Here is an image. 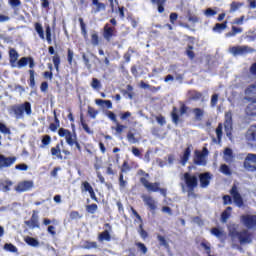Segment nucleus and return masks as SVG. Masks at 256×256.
Instances as JSON below:
<instances>
[{
  "mask_svg": "<svg viewBox=\"0 0 256 256\" xmlns=\"http://www.w3.org/2000/svg\"><path fill=\"white\" fill-rule=\"evenodd\" d=\"M8 111L10 114L14 113L16 119H23L24 113H26V115H31V103L25 102L24 104L12 105L8 108Z\"/></svg>",
  "mask_w": 256,
  "mask_h": 256,
  "instance_id": "obj_1",
  "label": "nucleus"
},
{
  "mask_svg": "<svg viewBox=\"0 0 256 256\" xmlns=\"http://www.w3.org/2000/svg\"><path fill=\"white\" fill-rule=\"evenodd\" d=\"M230 237L232 241L239 240L240 245H247L252 241L251 233H249L248 230H243L241 232L230 230Z\"/></svg>",
  "mask_w": 256,
  "mask_h": 256,
  "instance_id": "obj_2",
  "label": "nucleus"
},
{
  "mask_svg": "<svg viewBox=\"0 0 256 256\" xmlns=\"http://www.w3.org/2000/svg\"><path fill=\"white\" fill-rule=\"evenodd\" d=\"M207 155H209V150L206 147L203 148L202 152L196 150L194 152V163L195 165L205 166L207 165Z\"/></svg>",
  "mask_w": 256,
  "mask_h": 256,
  "instance_id": "obj_3",
  "label": "nucleus"
},
{
  "mask_svg": "<svg viewBox=\"0 0 256 256\" xmlns=\"http://www.w3.org/2000/svg\"><path fill=\"white\" fill-rule=\"evenodd\" d=\"M253 52H255V49L249 46H233L229 48V53H231L234 56L247 55V53H253Z\"/></svg>",
  "mask_w": 256,
  "mask_h": 256,
  "instance_id": "obj_4",
  "label": "nucleus"
},
{
  "mask_svg": "<svg viewBox=\"0 0 256 256\" xmlns=\"http://www.w3.org/2000/svg\"><path fill=\"white\" fill-rule=\"evenodd\" d=\"M244 169L251 173L256 171V154H247L244 160Z\"/></svg>",
  "mask_w": 256,
  "mask_h": 256,
  "instance_id": "obj_5",
  "label": "nucleus"
},
{
  "mask_svg": "<svg viewBox=\"0 0 256 256\" xmlns=\"http://www.w3.org/2000/svg\"><path fill=\"white\" fill-rule=\"evenodd\" d=\"M241 223L247 227V229H255L256 227V215L246 214L241 216Z\"/></svg>",
  "mask_w": 256,
  "mask_h": 256,
  "instance_id": "obj_6",
  "label": "nucleus"
},
{
  "mask_svg": "<svg viewBox=\"0 0 256 256\" xmlns=\"http://www.w3.org/2000/svg\"><path fill=\"white\" fill-rule=\"evenodd\" d=\"M184 185L186 189H195L198 185V179L197 176L191 175L189 173H185L183 177Z\"/></svg>",
  "mask_w": 256,
  "mask_h": 256,
  "instance_id": "obj_7",
  "label": "nucleus"
},
{
  "mask_svg": "<svg viewBox=\"0 0 256 256\" xmlns=\"http://www.w3.org/2000/svg\"><path fill=\"white\" fill-rule=\"evenodd\" d=\"M230 194L233 197V201L237 207H243V197H241V194L239 193V188H237V185H233L232 189L230 190Z\"/></svg>",
  "mask_w": 256,
  "mask_h": 256,
  "instance_id": "obj_8",
  "label": "nucleus"
},
{
  "mask_svg": "<svg viewBox=\"0 0 256 256\" xmlns=\"http://www.w3.org/2000/svg\"><path fill=\"white\" fill-rule=\"evenodd\" d=\"M34 183L31 180H26L19 182L18 185L15 188V191L18 193H25V191H29L30 189H33Z\"/></svg>",
  "mask_w": 256,
  "mask_h": 256,
  "instance_id": "obj_9",
  "label": "nucleus"
},
{
  "mask_svg": "<svg viewBox=\"0 0 256 256\" xmlns=\"http://www.w3.org/2000/svg\"><path fill=\"white\" fill-rule=\"evenodd\" d=\"M246 139L252 147H256V126H251L247 133H246Z\"/></svg>",
  "mask_w": 256,
  "mask_h": 256,
  "instance_id": "obj_10",
  "label": "nucleus"
},
{
  "mask_svg": "<svg viewBox=\"0 0 256 256\" xmlns=\"http://www.w3.org/2000/svg\"><path fill=\"white\" fill-rule=\"evenodd\" d=\"M141 183L144 185V187L147 189V191H153L154 193H157L159 191V182L150 183L145 178H141Z\"/></svg>",
  "mask_w": 256,
  "mask_h": 256,
  "instance_id": "obj_11",
  "label": "nucleus"
},
{
  "mask_svg": "<svg viewBox=\"0 0 256 256\" xmlns=\"http://www.w3.org/2000/svg\"><path fill=\"white\" fill-rule=\"evenodd\" d=\"M224 127L227 137H231V131L233 129V120L231 119V113H226Z\"/></svg>",
  "mask_w": 256,
  "mask_h": 256,
  "instance_id": "obj_12",
  "label": "nucleus"
},
{
  "mask_svg": "<svg viewBox=\"0 0 256 256\" xmlns=\"http://www.w3.org/2000/svg\"><path fill=\"white\" fill-rule=\"evenodd\" d=\"M25 225L30 229H39V216L34 213L30 220L25 221Z\"/></svg>",
  "mask_w": 256,
  "mask_h": 256,
  "instance_id": "obj_13",
  "label": "nucleus"
},
{
  "mask_svg": "<svg viewBox=\"0 0 256 256\" xmlns=\"http://www.w3.org/2000/svg\"><path fill=\"white\" fill-rule=\"evenodd\" d=\"M199 179L201 187H209V183L211 182V174H209L208 172L200 174Z\"/></svg>",
  "mask_w": 256,
  "mask_h": 256,
  "instance_id": "obj_14",
  "label": "nucleus"
},
{
  "mask_svg": "<svg viewBox=\"0 0 256 256\" xmlns=\"http://www.w3.org/2000/svg\"><path fill=\"white\" fill-rule=\"evenodd\" d=\"M245 94H246L245 99L247 101H253V97H256V84L248 87L245 91Z\"/></svg>",
  "mask_w": 256,
  "mask_h": 256,
  "instance_id": "obj_15",
  "label": "nucleus"
},
{
  "mask_svg": "<svg viewBox=\"0 0 256 256\" xmlns=\"http://www.w3.org/2000/svg\"><path fill=\"white\" fill-rule=\"evenodd\" d=\"M15 158H5L4 156L0 157V169H3V167H11L13 163H15Z\"/></svg>",
  "mask_w": 256,
  "mask_h": 256,
  "instance_id": "obj_16",
  "label": "nucleus"
},
{
  "mask_svg": "<svg viewBox=\"0 0 256 256\" xmlns=\"http://www.w3.org/2000/svg\"><path fill=\"white\" fill-rule=\"evenodd\" d=\"M142 199H143L144 203H146V205H148V207H150V209H152L153 211H155V209H157V201H155V199H153V197L142 196Z\"/></svg>",
  "mask_w": 256,
  "mask_h": 256,
  "instance_id": "obj_17",
  "label": "nucleus"
},
{
  "mask_svg": "<svg viewBox=\"0 0 256 256\" xmlns=\"http://www.w3.org/2000/svg\"><path fill=\"white\" fill-rule=\"evenodd\" d=\"M246 113L250 117L256 116V100H251L248 106L246 107Z\"/></svg>",
  "mask_w": 256,
  "mask_h": 256,
  "instance_id": "obj_18",
  "label": "nucleus"
},
{
  "mask_svg": "<svg viewBox=\"0 0 256 256\" xmlns=\"http://www.w3.org/2000/svg\"><path fill=\"white\" fill-rule=\"evenodd\" d=\"M10 55V63L12 67H17V60L19 59V53L13 48L10 49L9 51Z\"/></svg>",
  "mask_w": 256,
  "mask_h": 256,
  "instance_id": "obj_19",
  "label": "nucleus"
},
{
  "mask_svg": "<svg viewBox=\"0 0 256 256\" xmlns=\"http://www.w3.org/2000/svg\"><path fill=\"white\" fill-rule=\"evenodd\" d=\"M211 233L214 235V237H217V239L223 240L225 237H227V234H225V231L221 228H212Z\"/></svg>",
  "mask_w": 256,
  "mask_h": 256,
  "instance_id": "obj_20",
  "label": "nucleus"
},
{
  "mask_svg": "<svg viewBox=\"0 0 256 256\" xmlns=\"http://www.w3.org/2000/svg\"><path fill=\"white\" fill-rule=\"evenodd\" d=\"M25 243H27V245H30V247H39V240L30 237V236H26L24 238Z\"/></svg>",
  "mask_w": 256,
  "mask_h": 256,
  "instance_id": "obj_21",
  "label": "nucleus"
},
{
  "mask_svg": "<svg viewBox=\"0 0 256 256\" xmlns=\"http://www.w3.org/2000/svg\"><path fill=\"white\" fill-rule=\"evenodd\" d=\"M181 187H182V191L184 193H187L190 199L197 197V195L195 194V188H187L183 183H181Z\"/></svg>",
  "mask_w": 256,
  "mask_h": 256,
  "instance_id": "obj_22",
  "label": "nucleus"
},
{
  "mask_svg": "<svg viewBox=\"0 0 256 256\" xmlns=\"http://www.w3.org/2000/svg\"><path fill=\"white\" fill-rule=\"evenodd\" d=\"M224 161H226V163H231V161H233V150H231V148H226L224 150Z\"/></svg>",
  "mask_w": 256,
  "mask_h": 256,
  "instance_id": "obj_23",
  "label": "nucleus"
},
{
  "mask_svg": "<svg viewBox=\"0 0 256 256\" xmlns=\"http://www.w3.org/2000/svg\"><path fill=\"white\" fill-rule=\"evenodd\" d=\"M189 157H191V146H188L185 151L184 154L182 156V165H186L187 162L189 161Z\"/></svg>",
  "mask_w": 256,
  "mask_h": 256,
  "instance_id": "obj_24",
  "label": "nucleus"
},
{
  "mask_svg": "<svg viewBox=\"0 0 256 256\" xmlns=\"http://www.w3.org/2000/svg\"><path fill=\"white\" fill-rule=\"evenodd\" d=\"M92 5H95L96 7L95 13H99L100 11H105L106 9L105 4L99 2V0H92Z\"/></svg>",
  "mask_w": 256,
  "mask_h": 256,
  "instance_id": "obj_25",
  "label": "nucleus"
},
{
  "mask_svg": "<svg viewBox=\"0 0 256 256\" xmlns=\"http://www.w3.org/2000/svg\"><path fill=\"white\" fill-rule=\"evenodd\" d=\"M99 241H111V234H109V231L105 230L104 232L99 234L98 237Z\"/></svg>",
  "mask_w": 256,
  "mask_h": 256,
  "instance_id": "obj_26",
  "label": "nucleus"
},
{
  "mask_svg": "<svg viewBox=\"0 0 256 256\" xmlns=\"http://www.w3.org/2000/svg\"><path fill=\"white\" fill-rule=\"evenodd\" d=\"M35 31L38 33L40 39H45V32L43 31V26L40 23L35 24Z\"/></svg>",
  "mask_w": 256,
  "mask_h": 256,
  "instance_id": "obj_27",
  "label": "nucleus"
},
{
  "mask_svg": "<svg viewBox=\"0 0 256 256\" xmlns=\"http://www.w3.org/2000/svg\"><path fill=\"white\" fill-rule=\"evenodd\" d=\"M51 154L54 157H57L58 159H63V156H61V148L59 147V145H57L56 147L51 148Z\"/></svg>",
  "mask_w": 256,
  "mask_h": 256,
  "instance_id": "obj_28",
  "label": "nucleus"
},
{
  "mask_svg": "<svg viewBox=\"0 0 256 256\" xmlns=\"http://www.w3.org/2000/svg\"><path fill=\"white\" fill-rule=\"evenodd\" d=\"M225 29H227V22H224L222 24L217 23L213 28V31H215L216 33H221V31H225Z\"/></svg>",
  "mask_w": 256,
  "mask_h": 256,
  "instance_id": "obj_29",
  "label": "nucleus"
},
{
  "mask_svg": "<svg viewBox=\"0 0 256 256\" xmlns=\"http://www.w3.org/2000/svg\"><path fill=\"white\" fill-rule=\"evenodd\" d=\"M1 186L3 187V191L7 193V191H11V187L13 186V182L9 180H5L1 182Z\"/></svg>",
  "mask_w": 256,
  "mask_h": 256,
  "instance_id": "obj_30",
  "label": "nucleus"
},
{
  "mask_svg": "<svg viewBox=\"0 0 256 256\" xmlns=\"http://www.w3.org/2000/svg\"><path fill=\"white\" fill-rule=\"evenodd\" d=\"M27 63H29V57H22L17 63L16 67L21 69V67H27Z\"/></svg>",
  "mask_w": 256,
  "mask_h": 256,
  "instance_id": "obj_31",
  "label": "nucleus"
},
{
  "mask_svg": "<svg viewBox=\"0 0 256 256\" xmlns=\"http://www.w3.org/2000/svg\"><path fill=\"white\" fill-rule=\"evenodd\" d=\"M241 7H243V3H241V2H232L230 4V13H235V11H237V9H241Z\"/></svg>",
  "mask_w": 256,
  "mask_h": 256,
  "instance_id": "obj_32",
  "label": "nucleus"
},
{
  "mask_svg": "<svg viewBox=\"0 0 256 256\" xmlns=\"http://www.w3.org/2000/svg\"><path fill=\"white\" fill-rule=\"evenodd\" d=\"M104 37L109 41L113 37V28L105 26L104 28Z\"/></svg>",
  "mask_w": 256,
  "mask_h": 256,
  "instance_id": "obj_33",
  "label": "nucleus"
},
{
  "mask_svg": "<svg viewBox=\"0 0 256 256\" xmlns=\"http://www.w3.org/2000/svg\"><path fill=\"white\" fill-rule=\"evenodd\" d=\"M127 139L129 141V143H132V144L139 143V138H136L135 134H133L131 132H128Z\"/></svg>",
  "mask_w": 256,
  "mask_h": 256,
  "instance_id": "obj_34",
  "label": "nucleus"
},
{
  "mask_svg": "<svg viewBox=\"0 0 256 256\" xmlns=\"http://www.w3.org/2000/svg\"><path fill=\"white\" fill-rule=\"evenodd\" d=\"M220 171L221 173H223V175H231V168H229L227 164H222L220 167Z\"/></svg>",
  "mask_w": 256,
  "mask_h": 256,
  "instance_id": "obj_35",
  "label": "nucleus"
},
{
  "mask_svg": "<svg viewBox=\"0 0 256 256\" xmlns=\"http://www.w3.org/2000/svg\"><path fill=\"white\" fill-rule=\"evenodd\" d=\"M171 116H172L173 123H175V125H177V123H179V115H177V108L176 107L173 108Z\"/></svg>",
  "mask_w": 256,
  "mask_h": 256,
  "instance_id": "obj_36",
  "label": "nucleus"
},
{
  "mask_svg": "<svg viewBox=\"0 0 256 256\" xmlns=\"http://www.w3.org/2000/svg\"><path fill=\"white\" fill-rule=\"evenodd\" d=\"M4 249L5 251H10V253H17V247H15L13 244H5Z\"/></svg>",
  "mask_w": 256,
  "mask_h": 256,
  "instance_id": "obj_37",
  "label": "nucleus"
},
{
  "mask_svg": "<svg viewBox=\"0 0 256 256\" xmlns=\"http://www.w3.org/2000/svg\"><path fill=\"white\" fill-rule=\"evenodd\" d=\"M58 134L60 135V137H65V139H69L71 132L69 130H65V129L61 128L59 130Z\"/></svg>",
  "mask_w": 256,
  "mask_h": 256,
  "instance_id": "obj_38",
  "label": "nucleus"
},
{
  "mask_svg": "<svg viewBox=\"0 0 256 256\" xmlns=\"http://www.w3.org/2000/svg\"><path fill=\"white\" fill-rule=\"evenodd\" d=\"M82 59H83V61H84V64H85V66L87 67V69L90 71V69H91V63H90V61H89V57H87V55L85 54V53H82Z\"/></svg>",
  "mask_w": 256,
  "mask_h": 256,
  "instance_id": "obj_39",
  "label": "nucleus"
},
{
  "mask_svg": "<svg viewBox=\"0 0 256 256\" xmlns=\"http://www.w3.org/2000/svg\"><path fill=\"white\" fill-rule=\"evenodd\" d=\"M193 113L195 114V117L198 120H201V118L203 117V110H201L200 108H195L193 110Z\"/></svg>",
  "mask_w": 256,
  "mask_h": 256,
  "instance_id": "obj_40",
  "label": "nucleus"
},
{
  "mask_svg": "<svg viewBox=\"0 0 256 256\" xmlns=\"http://www.w3.org/2000/svg\"><path fill=\"white\" fill-rule=\"evenodd\" d=\"M171 69H172V71H174L176 80L183 81V74H180L177 71H175V69H177V66H171Z\"/></svg>",
  "mask_w": 256,
  "mask_h": 256,
  "instance_id": "obj_41",
  "label": "nucleus"
},
{
  "mask_svg": "<svg viewBox=\"0 0 256 256\" xmlns=\"http://www.w3.org/2000/svg\"><path fill=\"white\" fill-rule=\"evenodd\" d=\"M86 211H88V213H91L93 215L95 211H97V204H91L86 206Z\"/></svg>",
  "mask_w": 256,
  "mask_h": 256,
  "instance_id": "obj_42",
  "label": "nucleus"
},
{
  "mask_svg": "<svg viewBox=\"0 0 256 256\" xmlns=\"http://www.w3.org/2000/svg\"><path fill=\"white\" fill-rule=\"evenodd\" d=\"M61 63V59L59 58V55H55L53 57V64L55 66V69L59 71V64Z\"/></svg>",
  "mask_w": 256,
  "mask_h": 256,
  "instance_id": "obj_43",
  "label": "nucleus"
},
{
  "mask_svg": "<svg viewBox=\"0 0 256 256\" xmlns=\"http://www.w3.org/2000/svg\"><path fill=\"white\" fill-rule=\"evenodd\" d=\"M216 135L218 137V140L221 141V137L223 135V126L221 124H219L216 128Z\"/></svg>",
  "mask_w": 256,
  "mask_h": 256,
  "instance_id": "obj_44",
  "label": "nucleus"
},
{
  "mask_svg": "<svg viewBox=\"0 0 256 256\" xmlns=\"http://www.w3.org/2000/svg\"><path fill=\"white\" fill-rule=\"evenodd\" d=\"M42 143H43V145L41 147H45L47 145H50V143H51V136L45 135L43 137V139H42Z\"/></svg>",
  "mask_w": 256,
  "mask_h": 256,
  "instance_id": "obj_45",
  "label": "nucleus"
},
{
  "mask_svg": "<svg viewBox=\"0 0 256 256\" xmlns=\"http://www.w3.org/2000/svg\"><path fill=\"white\" fill-rule=\"evenodd\" d=\"M91 85H92L93 89L101 88V82L97 78H93Z\"/></svg>",
  "mask_w": 256,
  "mask_h": 256,
  "instance_id": "obj_46",
  "label": "nucleus"
},
{
  "mask_svg": "<svg viewBox=\"0 0 256 256\" xmlns=\"http://www.w3.org/2000/svg\"><path fill=\"white\" fill-rule=\"evenodd\" d=\"M46 39L49 45H51L52 40H51V27L47 26L46 27Z\"/></svg>",
  "mask_w": 256,
  "mask_h": 256,
  "instance_id": "obj_47",
  "label": "nucleus"
},
{
  "mask_svg": "<svg viewBox=\"0 0 256 256\" xmlns=\"http://www.w3.org/2000/svg\"><path fill=\"white\" fill-rule=\"evenodd\" d=\"M217 101H219V95L218 94L212 95L211 102H210L211 107H215V105H217Z\"/></svg>",
  "mask_w": 256,
  "mask_h": 256,
  "instance_id": "obj_48",
  "label": "nucleus"
},
{
  "mask_svg": "<svg viewBox=\"0 0 256 256\" xmlns=\"http://www.w3.org/2000/svg\"><path fill=\"white\" fill-rule=\"evenodd\" d=\"M229 217H231V213L227 212V210H225L223 213H222V223H227V219H229Z\"/></svg>",
  "mask_w": 256,
  "mask_h": 256,
  "instance_id": "obj_49",
  "label": "nucleus"
},
{
  "mask_svg": "<svg viewBox=\"0 0 256 256\" xmlns=\"http://www.w3.org/2000/svg\"><path fill=\"white\" fill-rule=\"evenodd\" d=\"M139 233L142 239H147V231L143 229V224L139 225Z\"/></svg>",
  "mask_w": 256,
  "mask_h": 256,
  "instance_id": "obj_50",
  "label": "nucleus"
},
{
  "mask_svg": "<svg viewBox=\"0 0 256 256\" xmlns=\"http://www.w3.org/2000/svg\"><path fill=\"white\" fill-rule=\"evenodd\" d=\"M243 21H245V16L241 18H235L232 22V25H243Z\"/></svg>",
  "mask_w": 256,
  "mask_h": 256,
  "instance_id": "obj_51",
  "label": "nucleus"
},
{
  "mask_svg": "<svg viewBox=\"0 0 256 256\" xmlns=\"http://www.w3.org/2000/svg\"><path fill=\"white\" fill-rule=\"evenodd\" d=\"M92 45H99V36L97 34H92L91 36Z\"/></svg>",
  "mask_w": 256,
  "mask_h": 256,
  "instance_id": "obj_52",
  "label": "nucleus"
},
{
  "mask_svg": "<svg viewBox=\"0 0 256 256\" xmlns=\"http://www.w3.org/2000/svg\"><path fill=\"white\" fill-rule=\"evenodd\" d=\"M83 187V191H88V193L93 191V187L91 186V184H89V182H84Z\"/></svg>",
  "mask_w": 256,
  "mask_h": 256,
  "instance_id": "obj_53",
  "label": "nucleus"
},
{
  "mask_svg": "<svg viewBox=\"0 0 256 256\" xmlns=\"http://www.w3.org/2000/svg\"><path fill=\"white\" fill-rule=\"evenodd\" d=\"M106 115L108 118L111 119V121H113L114 123H117V116H115V113H113L112 111H108Z\"/></svg>",
  "mask_w": 256,
  "mask_h": 256,
  "instance_id": "obj_54",
  "label": "nucleus"
},
{
  "mask_svg": "<svg viewBox=\"0 0 256 256\" xmlns=\"http://www.w3.org/2000/svg\"><path fill=\"white\" fill-rule=\"evenodd\" d=\"M223 203L225 205H231V203H233V200L231 199V196H229V195L223 196Z\"/></svg>",
  "mask_w": 256,
  "mask_h": 256,
  "instance_id": "obj_55",
  "label": "nucleus"
},
{
  "mask_svg": "<svg viewBox=\"0 0 256 256\" xmlns=\"http://www.w3.org/2000/svg\"><path fill=\"white\" fill-rule=\"evenodd\" d=\"M9 3L13 8L21 6V0H9Z\"/></svg>",
  "mask_w": 256,
  "mask_h": 256,
  "instance_id": "obj_56",
  "label": "nucleus"
},
{
  "mask_svg": "<svg viewBox=\"0 0 256 256\" xmlns=\"http://www.w3.org/2000/svg\"><path fill=\"white\" fill-rule=\"evenodd\" d=\"M137 247H138L139 251H141L143 253V255H145V253H147V247L145 246V244L138 243Z\"/></svg>",
  "mask_w": 256,
  "mask_h": 256,
  "instance_id": "obj_57",
  "label": "nucleus"
},
{
  "mask_svg": "<svg viewBox=\"0 0 256 256\" xmlns=\"http://www.w3.org/2000/svg\"><path fill=\"white\" fill-rule=\"evenodd\" d=\"M15 169H18L19 171H27L29 166H27V164H18L15 166Z\"/></svg>",
  "mask_w": 256,
  "mask_h": 256,
  "instance_id": "obj_58",
  "label": "nucleus"
},
{
  "mask_svg": "<svg viewBox=\"0 0 256 256\" xmlns=\"http://www.w3.org/2000/svg\"><path fill=\"white\" fill-rule=\"evenodd\" d=\"M73 57H74V53L71 49H68V63L69 65L73 64Z\"/></svg>",
  "mask_w": 256,
  "mask_h": 256,
  "instance_id": "obj_59",
  "label": "nucleus"
},
{
  "mask_svg": "<svg viewBox=\"0 0 256 256\" xmlns=\"http://www.w3.org/2000/svg\"><path fill=\"white\" fill-rule=\"evenodd\" d=\"M202 97V94L199 92H195L194 94L191 95L190 99L192 101H199V99Z\"/></svg>",
  "mask_w": 256,
  "mask_h": 256,
  "instance_id": "obj_60",
  "label": "nucleus"
},
{
  "mask_svg": "<svg viewBox=\"0 0 256 256\" xmlns=\"http://www.w3.org/2000/svg\"><path fill=\"white\" fill-rule=\"evenodd\" d=\"M0 131H1V133H5V134L10 133L9 128H7V126H5V124H3V123H0Z\"/></svg>",
  "mask_w": 256,
  "mask_h": 256,
  "instance_id": "obj_61",
  "label": "nucleus"
},
{
  "mask_svg": "<svg viewBox=\"0 0 256 256\" xmlns=\"http://www.w3.org/2000/svg\"><path fill=\"white\" fill-rule=\"evenodd\" d=\"M125 125L119 124V122L116 123V132H118L120 135L123 133V129H125Z\"/></svg>",
  "mask_w": 256,
  "mask_h": 256,
  "instance_id": "obj_62",
  "label": "nucleus"
},
{
  "mask_svg": "<svg viewBox=\"0 0 256 256\" xmlns=\"http://www.w3.org/2000/svg\"><path fill=\"white\" fill-rule=\"evenodd\" d=\"M188 21H190V23H199V17H197L195 15H190L188 17Z\"/></svg>",
  "mask_w": 256,
  "mask_h": 256,
  "instance_id": "obj_63",
  "label": "nucleus"
},
{
  "mask_svg": "<svg viewBox=\"0 0 256 256\" xmlns=\"http://www.w3.org/2000/svg\"><path fill=\"white\" fill-rule=\"evenodd\" d=\"M70 219H81V216L79 215V212L77 211H72L70 213Z\"/></svg>",
  "mask_w": 256,
  "mask_h": 256,
  "instance_id": "obj_64",
  "label": "nucleus"
}]
</instances>
